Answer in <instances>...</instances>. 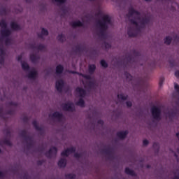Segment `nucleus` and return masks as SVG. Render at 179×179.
Masks as SVG:
<instances>
[{
  "label": "nucleus",
  "instance_id": "obj_28",
  "mask_svg": "<svg viewBox=\"0 0 179 179\" xmlns=\"http://www.w3.org/2000/svg\"><path fill=\"white\" fill-rule=\"evenodd\" d=\"M74 51L75 52H83V51H85V47L80 45H78L77 46H76V49Z\"/></svg>",
  "mask_w": 179,
  "mask_h": 179
},
{
  "label": "nucleus",
  "instance_id": "obj_15",
  "mask_svg": "<svg viewBox=\"0 0 179 179\" xmlns=\"http://www.w3.org/2000/svg\"><path fill=\"white\" fill-rule=\"evenodd\" d=\"M52 117L53 118H57L59 122H61V121H62L64 119V115L58 111L54 112L52 115Z\"/></svg>",
  "mask_w": 179,
  "mask_h": 179
},
{
  "label": "nucleus",
  "instance_id": "obj_38",
  "mask_svg": "<svg viewBox=\"0 0 179 179\" xmlns=\"http://www.w3.org/2000/svg\"><path fill=\"white\" fill-rule=\"evenodd\" d=\"M117 99L125 101L128 99V95H124V94H117Z\"/></svg>",
  "mask_w": 179,
  "mask_h": 179
},
{
  "label": "nucleus",
  "instance_id": "obj_23",
  "mask_svg": "<svg viewBox=\"0 0 179 179\" xmlns=\"http://www.w3.org/2000/svg\"><path fill=\"white\" fill-rule=\"evenodd\" d=\"M59 167H66V159L62 158L59 160L58 163H57Z\"/></svg>",
  "mask_w": 179,
  "mask_h": 179
},
{
  "label": "nucleus",
  "instance_id": "obj_63",
  "mask_svg": "<svg viewBox=\"0 0 179 179\" xmlns=\"http://www.w3.org/2000/svg\"><path fill=\"white\" fill-rule=\"evenodd\" d=\"M145 1H146L147 2H149V1H152V0H145Z\"/></svg>",
  "mask_w": 179,
  "mask_h": 179
},
{
  "label": "nucleus",
  "instance_id": "obj_4",
  "mask_svg": "<svg viewBox=\"0 0 179 179\" xmlns=\"http://www.w3.org/2000/svg\"><path fill=\"white\" fill-rule=\"evenodd\" d=\"M141 57V52L133 50L131 51V54L127 55L124 59L123 64L125 68L129 66L131 64H136V59Z\"/></svg>",
  "mask_w": 179,
  "mask_h": 179
},
{
  "label": "nucleus",
  "instance_id": "obj_12",
  "mask_svg": "<svg viewBox=\"0 0 179 179\" xmlns=\"http://www.w3.org/2000/svg\"><path fill=\"white\" fill-rule=\"evenodd\" d=\"M65 86V82L64 80L60 79L56 81L55 83V89L57 90L59 93H61L64 90V87Z\"/></svg>",
  "mask_w": 179,
  "mask_h": 179
},
{
  "label": "nucleus",
  "instance_id": "obj_8",
  "mask_svg": "<svg viewBox=\"0 0 179 179\" xmlns=\"http://www.w3.org/2000/svg\"><path fill=\"white\" fill-rule=\"evenodd\" d=\"M4 134L6 137L4 139L0 142V153H2V148L4 145L7 146H12V143H10V129L7 128L4 130Z\"/></svg>",
  "mask_w": 179,
  "mask_h": 179
},
{
  "label": "nucleus",
  "instance_id": "obj_51",
  "mask_svg": "<svg viewBox=\"0 0 179 179\" xmlns=\"http://www.w3.org/2000/svg\"><path fill=\"white\" fill-rule=\"evenodd\" d=\"M173 38H174V43H178L179 41L178 36L176 35L175 36H173Z\"/></svg>",
  "mask_w": 179,
  "mask_h": 179
},
{
  "label": "nucleus",
  "instance_id": "obj_18",
  "mask_svg": "<svg viewBox=\"0 0 179 179\" xmlns=\"http://www.w3.org/2000/svg\"><path fill=\"white\" fill-rule=\"evenodd\" d=\"M71 26L74 29L76 27H83L84 24L83 22H80V20L74 21L70 23Z\"/></svg>",
  "mask_w": 179,
  "mask_h": 179
},
{
  "label": "nucleus",
  "instance_id": "obj_13",
  "mask_svg": "<svg viewBox=\"0 0 179 179\" xmlns=\"http://www.w3.org/2000/svg\"><path fill=\"white\" fill-rule=\"evenodd\" d=\"M75 152H76V148L71 147L62 152L61 156H65L66 157H68V156H69L71 153H75Z\"/></svg>",
  "mask_w": 179,
  "mask_h": 179
},
{
  "label": "nucleus",
  "instance_id": "obj_54",
  "mask_svg": "<svg viewBox=\"0 0 179 179\" xmlns=\"http://www.w3.org/2000/svg\"><path fill=\"white\" fill-rule=\"evenodd\" d=\"M5 177V173H3L2 171H0V179L3 178Z\"/></svg>",
  "mask_w": 179,
  "mask_h": 179
},
{
  "label": "nucleus",
  "instance_id": "obj_59",
  "mask_svg": "<svg viewBox=\"0 0 179 179\" xmlns=\"http://www.w3.org/2000/svg\"><path fill=\"white\" fill-rule=\"evenodd\" d=\"M45 36H48V30L45 29Z\"/></svg>",
  "mask_w": 179,
  "mask_h": 179
},
{
  "label": "nucleus",
  "instance_id": "obj_3",
  "mask_svg": "<svg viewBox=\"0 0 179 179\" xmlns=\"http://www.w3.org/2000/svg\"><path fill=\"white\" fill-rule=\"evenodd\" d=\"M22 55H19L17 57V61L21 62V66L25 72H29L27 77L29 79H32L34 80L36 78H37V71L36 69H33L31 71H30V66H29V64L26 62L22 61Z\"/></svg>",
  "mask_w": 179,
  "mask_h": 179
},
{
  "label": "nucleus",
  "instance_id": "obj_36",
  "mask_svg": "<svg viewBox=\"0 0 179 179\" xmlns=\"http://www.w3.org/2000/svg\"><path fill=\"white\" fill-rule=\"evenodd\" d=\"M52 2H56L57 6H59L61 5H64L66 2V0H52Z\"/></svg>",
  "mask_w": 179,
  "mask_h": 179
},
{
  "label": "nucleus",
  "instance_id": "obj_58",
  "mask_svg": "<svg viewBox=\"0 0 179 179\" xmlns=\"http://www.w3.org/2000/svg\"><path fill=\"white\" fill-rule=\"evenodd\" d=\"M172 179H179V176H175L173 177V178H172Z\"/></svg>",
  "mask_w": 179,
  "mask_h": 179
},
{
  "label": "nucleus",
  "instance_id": "obj_17",
  "mask_svg": "<svg viewBox=\"0 0 179 179\" xmlns=\"http://www.w3.org/2000/svg\"><path fill=\"white\" fill-rule=\"evenodd\" d=\"M128 134H129V131L127 130L119 131L117 133V136L120 139H125V138H127Z\"/></svg>",
  "mask_w": 179,
  "mask_h": 179
},
{
  "label": "nucleus",
  "instance_id": "obj_60",
  "mask_svg": "<svg viewBox=\"0 0 179 179\" xmlns=\"http://www.w3.org/2000/svg\"><path fill=\"white\" fill-rule=\"evenodd\" d=\"M27 3H30L31 2V0H25Z\"/></svg>",
  "mask_w": 179,
  "mask_h": 179
},
{
  "label": "nucleus",
  "instance_id": "obj_44",
  "mask_svg": "<svg viewBox=\"0 0 179 179\" xmlns=\"http://www.w3.org/2000/svg\"><path fill=\"white\" fill-rule=\"evenodd\" d=\"M22 120L24 122H27V121H29V117H27V115H24L22 116Z\"/></svg>",
  "mask_w": 179,
  "mask_h": 179
},
{
  "label": "nucleus",
  "instance_id": "obj_9",
  "mask_svg": "<svg viewBox=\"0 0 179 179\" xmlns=\"http://www.w3.org/2000/svg\"><path fill=\"white\" fill-rule=\"evenodd\" d=\"M151 114L152 118L156 121H160L162 120V109L157 106H152L151 108Z\"/></svg>",
  "mask_w": 179,
  "mask_h": 179
},
{
  "label": "nucleus",
  "instance_id": "obj_43",
  "mask_svg": "<svg viewBox=\"0 0 179 179\" xmlns=\"http://www.w3.org/2000/svg\"><path fill=\"white\" fill-rule=\"evenodd\" d=\"M82 76L87 80H92V76L90 75L82 74Z\"/></svg>",
  "mask_w": 179,
  "mask_h": 179
},
{
  "label": "nucleus",
  "instance_id": "obj_30",
  "mask_svg": "<svg viewBox=\"0 0 179 179\" xmlns=\"http://www.w3.org/2000/svg\"><path fill=\"white\" fill-rule=\"evenodd\" d=\"M150 22V18H149L148 17H144L141 20V24H143V26H145V24H149V22Z\"/></svg>",
  "mask_w": 179,
  "mask_h": 179
},
{
  "label": "nucleus",
  "instance_id": "obj_55",
  "mask_svg": "<svg viewBox=\"0 0 179 179\" xmlns=\"http://www.w3.org/2000/svg\"><path fill=\"white\" fill-rule=\"evenodd\" d=\"M98 124H99V125H104V121L99 120H98Z\"/></svg>",
  "mask_w": 179,
  "mask_h": 179
},
{
  "label": "nucleus",
  "instance_id": "obj_1",
  "mask_svg": "<svg viewBox=\"0 0 179 179\" xmlns=\"http://www.w3.org/2000/svg\"><path fill=\"white\" fill-rule=\"evenodd\" d=\"M0 68H2L5 64V57H6V52L3 45H10L13 44V40L9 37L10 36V30L7 28L6 22L2 20L0 22Z\"/></svg>",
  "mask_w": 179,
  "mask_h": 179
},
{
  "label": "nucleus",
  "instance_id": "obj_34",
  "mask_svg": "<svg viewBox=\"0 0 179 179\" xmlns=\"http://www.w3.org/2000/svg\"><path fill=\"white\" fill-rule=\"evenodd\" d=\"M66 179H76V175L75 173H69L65 175Z\"/></svg>",
  "mask_w": 179,
  "mask_h": 179
},
{
  "label": "nucleus",
  "instance_id": "obj_14",
  "mask_svg": "<svg viewBox=\"0 0 179 179\" xmlns=\"http://www.w3.org/2000/svg\"><path fill=\"white\" fill-rule=\"evenodd\" d=\"M102 152L105 153V155H107V156H109L110 159H113V157H114L113 156V148H111L110 147L103 148L102 150Z\"/></svg>",
  "mask_w": 179,
  "mask_h": 179
},
{
  "label": "nucleus",
  "instance_id": "obj_40",
  "mask_svg": "<svg viewBox=\"0 0 179 179\" xmlns=\"http://www.w3.org/2000/svg\"><path fill=\"white\" fill-rule=\"evenodd\" d=\"M100 64L103 68H108V64L107 63V62H106V60H101Z\"/></svg>",
  "mask_w": 179,
  "mask_h": 179
},
{
  "label": "nucleus",
  "instance_id": "obj_52",
  "mask_svg": "<svg viewBox=\"0 0 179 179\" xmlns=\"http://www.w3.org/2000/svg\"><path fill=\"white\" fill-rule=\"evenodd\" d=\"M126 105L127 107H132V102H131V101H128L126 102Z\"/></svg>",
  "mask_w": 179,
  "mask_h": 179
},
{
  "label": "nucleus",
  "instance_id": "obj_22",
  "mask_svg": "<svg viewBox=\"0 0 179 179\" xmlns=\"http://www.w3.org/2000/svg\"><path fill=\"white\" fill-rule=\"evenodd\" d=\"M32 125H34V127L35 128V129H36V131H38L40 132L41 135H42L43 131V128L38 127V125L37 124V121L34 120V121L32 122Z\"/></svg>",
  "mask_w": 179,
  "mask_h": 179
},
{
  "label": "nucleus",
  "instance_id": "obj_16",
  "mask_svg": "<svg viewBox=\"0 0 179 179\" xmlns=\"http://www.w3.org/2000/svg\"><path fill=\"white\" fill-rule=\"evenodd\" d=\"M50 157H57V153H58V148L57 147H52L49 152Z\"/></svg>",
  "mask_w": 179,
  "mask_h": 179
},
{
  "label": "nucleus",
  "instance_id": "obj_2",
  "mask_svg": "<svg viewBox=\"0 0 179 179\" xmlns=\"http://www.w3.org/2000/svg\"><path fill=\"white\" fill-rule=\"evenodd\" d=\"M20 136L24 141V151L27 153H33V150H34V141L33 140L32 137L29 136L27 134V131L22 130L20 132Z\"/></svg>",
  "mask_w": 179,
  "mask_h": 179
},
{
  "label": "nucleus",
  "instance_id": "obj_27",
  "mask_svg": "<svg viewBox=\"0 0 179 179\" xmlns=\"http://www.w3.org/2000/svg\"><path fill=\"white\" fill-rule=\"evenodd\" d=\"M87 86L89 89H94V87L96 86V82L94 80L87 81Z\"/></svg>",
  "mask_w": 179,
  "mask_h": 179
},
{
  "label": "nucleus",
  "instance_id": "obj_5",
  "mask_svg": "<svg viewBox=\"0 0 179 179\" xmlns=\"http://www.w3.org/2000/svg\"><path fill=\"white\" fill-rule=\"evenodd\" d=\"M111 23V18L108 15H103L101 20H98L97 24L99 25V34L101 37H104V33H106L107 29H108V24Z\"/></svg>",
  "mask_w": 179,
  "mask_h": 179
},
{
  "label": "nucleus",
  "instance_id": "obj_46",
  "mask_svg": "<svg viewBox=\"0 0 179 179\" xmlns=\"http://www.w3.org/2000/svg\"><path fill=\"white\" fill-rule=\"evenodd\" d=\"M1 15H6V8H3L0 10Z\"/></svg>",
  "mask_w": 179,
  "mask_h": 179
},
{
  "label": "nucleus",
  "instance_id": "obj_45",
  "mask_svg": "<svg viewBox=\"0 0 179 179\" xmlns=\"http://www.w3.org/2000/svg\"><path fill=\"white\" fill-rule=\"evenodd\" d=\"M74 157H76V159H80V157H82V153H74Z\"/></svg>",
  "mask_w": 179,
  "mask_h": 179
},
{
  "label": "nucleus",
  "instance_id": "obj_19",
  "mask_svg": "<svg viewBox=\"0 0 179 179\" xmlns=\"http://www.w3.org/2000/svg\"><path fill=\"white\" fill-rule=\"evenodd\" d=\"M124 173L127 174V176H131V177H136V173H135V171L131 170L129 167H126L124 170Z\"/></svg>",
  "mask_w": 179,
  "mask_h": 179
},
{
  "label": "nucleus",
  "instance_id": "obj_56",
  "mask_svg": "<svg viewBox=\"0 0 179 179\" xmlns=\"http://www.w3.org/2000/svg\"><path fill=\"white\" fill-rule=\"evenodd\" d=\"M175 76L179 79V71H176L175 72Z\"/></svg>",
  "mask_w": 179,
  "mask_h": 179
},
{
  "label": "nucleus",
  "instance_id": "obj_42",
  "mask_svg": "<svg viewBox=\"0 0 179 179\" xmlns=\"http://www.w3.org/2000/svg\"><path fill=\"white\" fill-rule=\"evenodd\" d=\"M152 148H154V149H156L157 152H159V149H160V145H159V143H154L152 145Z\"/></svg>",
  "mask_w": 179,
  "mask_h": 179
},
{
  "label": "nucleus",
  "instance_id": "obj_6",
  "mask_svg": "<svg viewBox=\"0 0 179 179\" xmlns=\"http://www.w3.org/2000/svg\"><path fill=\"white\" fill-rule=\"evenodd\" d=\"M17 106V103L16 102H8L7 103V108L9 110L3 111V109H0V118H3V120H6L8 118V115H13L15 114V108Z\"/></svg>",
  "mask_w": 179,
  "mask_h": 179
},
{
  "label": "nucleus",
  "instance_id": "obj_21",
  "mask_svg": "<svg viewBox=\"0 0 179 179\" xmlns=\"http://www.w3.org/2000/svg\"><path fill=\"white\" fill-rule=\"evenodd\" d=\"M76 92H77V93H79L80 96L81 97H85V96H86V90H85L83 88L77 87L76 89Z\"/></svg>",
  "mask_w": 179,
  "mask_h": 179
},
{
  "label": "nucleus",
  "instance_id": "obj_20",
  "mask_svg": "<svg viewBox=\"0 0 179 179\" xmlns=\"http://www.w3.org/2000/svg\"><path fill=\"white\" fill-rule=\"evenodd\" d=\"M64 73V66L59 64L56 66V75H62Z\"/></svg>",
  "mask_w": 179,
  "mask_h": 179
},
{
  "label": "nucleus",
  "instance_id": "obj_48",
  "mask_svg": "<svg viewBox=\"0 0 179 179\" xmlns=\"http://www.w3.org/2000/svg\"><path fill=\"white\" fill-rule=\"evenodd\" d=\"M164 82V77H161L159 78V86H162Z\"/></svg>",
  "mask_w": 179,
  "mask_h": 179
},
{
  "label": "nucleus",
  "instance_id": "obj_33",
  "mask_svg": "<svg viewBox=\"0 0 179 179\" xmlns=\"http://www.w3.org/2000/svg\"><path fill=\"white\" fill-rule=\"evenodd\" d=\"M124 76L127 78V80H129V82H132V80L134 79V78L131 76V74L128 72H124Z\"/></svg>",
  "mask_w": 179,
  "mask_h": 179
},
{
  "label": "nucleus",
  "instance_id": "obj_53",
  "mask_svg": "<svg viewBox=\"0 0 179 179\" xmlns=\"http://www.w3.org/2000/svg\"><path fill=\"white\" fill-rule=\"evenodd\" d=\"M104 45H105L106 48H111V45L108 43L105 42Z\"/></svg>",
  "mask_w": 179,
  "mask_h": 179
},
{
  "label": "nucleus",
  "instance_id": "obj_29",
  "mask_svg": "<svg viewBox=\"0 0 179 179\" xmlns=\"http://www.w3.org/2000/svg\"><path fill=\"white\" fill-rule=\"evenodd\" d=\"M57 39L58 40V41H59L60 43H64V41H65L66 40V38L65 37V35L61 34H59L57 37Z\"/></svg>",
  "mask_w": 179,
  "mask_h": 179
},
{
  "label": "nucleus",
  "instance_id": "obj_37",
  "mask_svg": "<svg viewBox=\"0 0 179 179\" xmlns=\"http://www.w3.org/2000/svg\"><path fill=\"white\" fill-rule=\"evenodd\" d=\"M171 37L170 36H166L165 38H164V44H166L167 45H170V44H171Z\"/></svg>",
  "mask_w": 179,
  "mask_h": 179
},
{
  "label": "nucleus",
  "instance_id": "obj_49",
  "mask_svg": "<svg viewBox=\"0 0 179 179\" xmlns=\"http://www.w3.org/2000/svg\"><path fill=\"white\" fill-rule=\"evenodd\" d=\"M174 87H175L176 92L177 93H178V94H179V85H178V84L175 83Z\"/></svg>",
  "mask_w": 179,
  "mask_h": 179
},
{
  "label": "nucleus",
  "instance_id": "obj_64",
  "mask_svg": "<svg viewBox=\"0 0 179 179\" xmlns=\"http://www.w3.org/2000/svg\"><path fill=\"white\" fill-rule=\"evenodd\" d=\"M173 174H176V172H173Z\"/></svg>",
  "mask_w": 179,
  "mask_h": 179
},
{
  "label": "nucleus",
  "instance_id": "obj_47",
  "mask_svg": "<svg viewBox=\"0 0 179 179\" xmlns=\"http://www.w3.org/2000/svg\"><path fill=\"white\" fill-rule=\"evenodd\" d=\"M169 64H170L171 68L176 66V61H174V60H169Z\"/></svg>",
  "mask_w": 179,
  "mask_h": 179
},
{
  "label": "nucleus",
  "instance_id": "obj_35",
  "mask_svg": "<svg viewBox=\"0 0 179 179\" xmlns=\"http://www.w3.org/2000/svg\"><path fill=\"white\" fill-rule=\"evenodd\" d=\"M77 106H79L80 107H85V100H83L82 98H80L78 101L76 103Z\"/></svg>",
  "mask_w": 179,
  "mask_h": 179
},
{
  "label": "nucleus",
  "instance_id": "obj_7",
  "mask_svg": "<svg viewBox=\"0 0 179 179\" xmlns=\"http://www.w3.org/2000/svg\"><path fill=\"white\" fill-rule=\"evenodd\" d=\"M129 22L131 24H134L135 27H129L127 34L129 37H136L138 36V33L141 31V26H139L138 22L134 19H130Z\"/></svg>",
  "mask_w": 179,
  "mask_h": 179
},
{
  "label": "nucleus",
  "instance_id": "obj_61",
  "mask_svg": "<svg viewBox=\"0 0 179 179\" xmlns=\"http://www.w3.org/2000/svg\"><path fill=\"white\" fill-rule=\"evenodd\" d=\"M69 73H76V72L73 71H69Z\"/></svg>",
  "mask_w": 179,
  "mask_h": 179
},
{
  "label": "nucleus",
  "instance_id": "obj_62",
  "mask_svg": "<svg viewBox=\"0 0 179 179\" xmlns=\"http://www.w3.org/2000/svg\"><path fill=\"white\" fill-rule=\"evenodd\" d=\"M146 167L147 169H150V165H147Z\"/></svg>",
  "mask_w": 179,
  "mask_h": 179
},
{
  "label": "nucleus",
  "instance_id": "obj_24",
  "mask_svg": "<svg viewBox=\"0 0 179 179\" xmlns=\"http://www.w3.org/2000/svg\"><path fill=\"white\" fill-rule=\"evenodd\" d=\"M178 111L177 110H171L167 113V115L169 118V120H173L176 115H177Z\"/></svg>",
  "mask_w": 179,
  "mask_h": 179
},
{
  "label": "nucleus",
  "instance_id": "obj_31",
  "mask_svg": "<svg viewBox=\"0 0 179 179\" xmlns=\"http://www.w3.org/2000/svg\"><path fill=\"white\" fill-rule=\"evenodd\" d=\"M31 60L34 64H36V62H37V61H38V56H37V55H34L32 54L30 56Z\"/></svg>",
  "mask_w": 179,
  "mask_h": 179
},
{
  "label": "nucleus",
  "instance_id": "obj_32",
  "mask_svg": "<svg viewBox=\"0 0 179 179\" xmlns=\"http://www.w3.org/2000/svg\"><path fill=\"white\" fill-rule=\"evenodd\" d=\"M10 26L13 30H20V26L16 22H12Z\"/></svg>",
  "mask_w": 179,
  "mask_h": 179
},
{
  "label": "nucleus",
  "instance_id": "obj_41",
  "mask_svg": "<svg viewBox=\"0 0 179 179\" xmlns=\"http://www.w3.org/2000/svg\"><path fill=\"white\" fill-rule=\"evenodd\" d=\"M20 178H23V179H29L30 176H29V174L27 173V172H23L22 176H20Z\"/></svg>",
  "mask_w": 179,
  "mask_h": 179
},
{
  "label": "nucleus",
  "instance_id": "obj_57",
  "mask_svg": "<svg viewBox=\"0 0 179 179\" xmlns=\"http://www.w3.org/2000/svg\"><path fill=\"white\" fill-rule=\"evenodd\" d=\"M96 16H103V13L101 11H99L96 14Z\"/></svg>",
  "mask_w": 179,
  "mask_h": 179
},
{
  "label": "nucleus",
  "instance_id": "obj_11",
  "mask_svg": "<svg viewBox=\"0 0 179 179\" xmlns=\"http://www.w3.org/2000/svg\"><path fill=\"white\" fill-rule=\"evenodd\" d=\"M62 108L64 111L73 112L75 110V106H73V103L72 102H69L67 103H62Z\"/></svg>",
  "mask_w": 179,
  "mask_h": 179
},
{
  "label": "nucleus",
  "instance_id": "obj_10",
  "mask_svg": "<svg viewBox=\"0 0 179 179\" xmlns=\"http://www.w3.org/2000/svg\"><path fill=\"white\" fill-rule=\"evenodd\" d=\"M134 15H136L137 20H141V13L135 9L133 7L129 8L128 14L127 15V17H132Z\"/></svg>",
  "mask_w": 179,
  "mask_h": 179
},
{
  "label": "nucleus",
  "instance_id": "obj_26",
  "mask_svg": "<svg viewBox=\"0 0 179 179\" xmlns=\"http://www.w3.org/2000/svg\"><path fill=\"white\" fill-rule=\"evenodd\" d=\"M30 48H31L32 50H37L38 51H41L43 50H44V45H39L38 47H36V45H30Z\"/></svg>",
  "mask_w": 179,
  "mask_h": 179
},
{
  "label": "nucleus",
  "instance_id": "obj_39",
  "mask_svg": "<svg viewBox=\"0 0 179 179\" xmlns=\"http://www.w3.org/2000/svg\"><path fill=\"white\" fill-rule=\"evenodd\" d=\"M38 38H44L45 37V29H42V31L41 34H38Z\"/></svg>",
  "mask_w": 179,
  "mask_h": 179
},
{
  "label": "nucleus",
  "instance_id": "obj_25",
  "mask_svg": "<svg viewBox=\"0 0 179 179\" xmlns=\"http://www.w3.org/2000/svg\"><path fill=\"white\" fill-rule=\"evenodd\" d=\"M96 71V64H90L88 67V72L90 75H93Z\"/></svg>",
  "mask_w": 179,
  "mask_h": 179
},
{
  "label": "nucleus",
  "instance_id": "obj_50",
  "mask_svg": "<svg viewBox=\"0 0 179 179\" xmlns=\"http://www.w3.org/2000/svg\"><path fill=\"white\" fill-rule=\"evenodd\" d=\"M143 146H148V145H149V141H148L146 139L143 140Z\"/></svg>",
  "mask_w": 179,
  "mask_h": 179
}]
</instances>
